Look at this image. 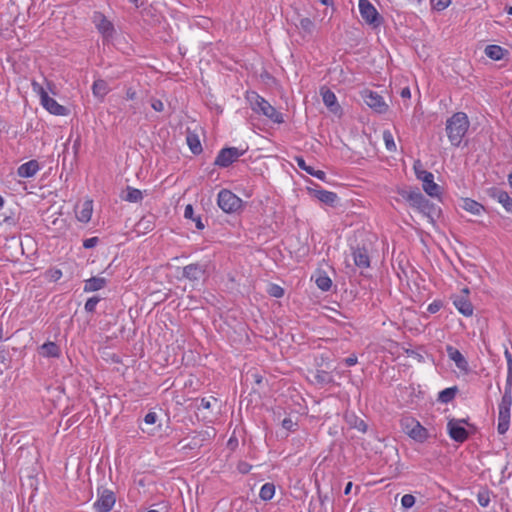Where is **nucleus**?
<instances>
[{
  "label": "nucleus",
  "mask_w": 512,
  "mask_h": 512,
  "mask_svg": "<svg viewBox=\"0 0 512 512\" xmlns=\"http://www.w3.org/2000/svg\"><path fill=\"white\" fill-rule=\"evenodd\" d=\"M470 127V121L465 112H456L446 120V134L452 146L459 147Z\"/></svg>",
  "instance_id": "nucleus-1"
},
{
  "label": "nucleus",
  "mask_w": 512,
  "mask_h": 512,
  "mask_svg": "<svg viewBox=\"0 0 512 512\" xmlns=\"http://www.w3.org/2000/svg\"><path fill=\"white\" fill-rule=\"evenodd\" d=\"M246 99L255 113L261 114L277 124L284 122L283 114L277 111L274 106L257 92L247 91Z\"/></svg>",
  "instance_id": "nucleus-2"
},
{
  "label": "nucleus",
  "mask_w": 512,
  "mask_h": 512,
  "mask_svg": "<svg viewBox=\"0 0 512 512\" xmlns=\"http://www.w3.org/2000/svg\"><path fill=\"white\" fill-rule=\"evenodd\" d=\"M409 204L426 216L431 223L440 213L439 207L426 199L419 191H410L406 197Z\"/></svg>",
  "instance_id": "nucleus-3"
},
{
  "label": "nucleus",
  "mask_w": 512,
  "mask_h": 512,
  "mask_svg": "<svg viewBox=\"0 0 512 512\" xmlns=\"http://www.w3.org/2000/svg\"><path fill=\"white\" fill-rule=\"evenodd\" d=\"M31 86L33 92L39 96L40 103L43 108L46 109L50 114L56 116L68 115V109L65 106L59 104L54 98L50 97L46 89L40 83L33 80Z\"/></svg>",
  "instance_id": "nucleus-4"
},
{
  "label": "nucleus",
  "mask_w": 512,
  "mask_h": 512,
  "mask_svg": "<svg viewBox=\"0 0 512 512\" xmlns=\"http://www.w3.org/2000/svg\"><path fill=\"white\" fill-rule=\"evenodd\" d=\"M512 406V391L506 387L498 405V425L497 431L500 435L505 434L510 427V415Z\"/></svg>",
  "instance_id": "nucleus-5"
},
{
  "label": "nucleus",
  "mask_w": 512,
  "mask_h": 512,
  "mask_svg": "<svg viewBox=\"0 0 512 512\" xmlns=\"http://www.w3.org/2000/svg\"><path fill=\"white\" fill-rule=\"evenodd\" d=\"M242 199L227 189L218 193L217 204L225 213H234L242 207Z\"/></svg>",
  "instance_id": "nucleus-6"
},
{
  "label": "nucleus",
  "mask_w": 512,
  "mask_h": 512,
  "mask_svg": "<svg viewBox=\"0 0 512 512\" xmlns=\"http://www.w3.org/2000/svg\"><path fill=\"white\" fill-rule=\"evenodd\" d=\"M359 12L362 19L373 27H379L382 23V17L377 9L369 0H359Z\"/></svg>",
  "instance_id": "nucleus-7"
},
{
  "label": "nucleus",
  "mask_w": 512,
  "mask_h": 512,
  "mask_svg": "<svg viewBox=\"0 0 512 512\" xmlns=\"http://www.w3.org/2000/svg\"><path fill=\"white\" fill-rule=\"evenodd\" d=\"M92 22L104 39L108 40L113 38L115 34L114 25L102 12H94Z\"/></svg>",
  "instance_id": "nucleus-8"
},
{
  "label": "nucleus",
  "mask_w": 512,
  "mask_h": 512,
  "mask_svg": "<svg viewBox=\"0 0 512 512\" xmlns=\"http://www.w3.org/2000/svg\"><path fill=\"white\" fill-rule=\"evenodd\" d=\"M361 97L365 104L377 113H385L389 108L384 98L377 92L365 89L361 92Z\"/></svg>",
  "instance_id": "nucleus-9"
},
{
  "label": "nucleus",
  "mask_w": 512,
  "mask_h": 512,
  "mask_svg": "<svg viewBox=\"0 0 512 512\" xmlns=\"http://www.w3.org/2000/svg\"><path fill=\"white\" fill-rule=\"evenodd\" d=\"M244 154V150L236 147L223 148L219 151L214 164L219 167H228Z\"/></svg>",
  "instance_id": "nucleus-10"
},
{
  "label": "nucleus",
  "mask_w": 512,
  "mask_h": 512,
  "mask_svg": "<svg viewBox=\"0 0 512 512\" xmlns=\"http://www.w3.org/2000/svg\"><path fill=\"white\" fill-rule=\"evenodd\" d=\"M116 501L114 492L108 489H98V499L93 504L95 512H109Z\"/></svg>",
  "instance_id": "nucleus-11"
},
{
  "label": "nucleus",
  "mask_w": 512,
  "mask_h": 512,
  "mask_svg": "<svg viewBox=\"0 0 512 512\" xmlns=\"http://www.w3.org/2000/svg\"><path fill=\"white\" fill-rule=\"evenodd\" d=\"M455 308L464 316L471 317L473 315V305L469 300V289L463 288L459 295L452 297Z\"/></svg>",
  "instance_id": "nucleus-12"
},
{
  "label": "nucleus",
  "mask_w": 512,
  "mask_h": 512,
  "mask_svg": "<svg viewBox=\"0 0 512 512\" xmlns=\"http://www.w3.org/2000/svg\"><path fill=\"white\" fill-rule=\"evenodd\" d=\"M93 214V200L86 198L84 201L77 203L75 206L76 219L86 224L91 220Z\"/></svg>",
  "instance_id": "nucleus-13"
},
{
  "label": "nucleus",
  "mask_w": 512,
  "mask_h": 512,
  "mask_svg": "<svg viewBox=\"0 0 512 512\" xmlns=\"http://www.w3.org/2000/svg\"><path fill=\"white\" fill-rule=\"evenodd\" d=\"M449 436L456 442L463 443L469 437L468 431L463 427L462 421L450 419L447 423Z\"/></svg>",
  "instance_id": "nucleus-14"
},
{
  "label": "nucleus",
  "mask_w": 512,
  "mask_h": 512,
  "mask_svg": "<svg viewBox=\"0 0 512 512\" xmlns=\"http://www.w3.org/2000/svg\"><path fill=\"white\" fill-rule=\"evenodd\" d=\"M320 94L322 96L323 103L329 109V111L335 115L340 116L342 114V108L338 104L335 93L330 89L323 87L320 90Z\"/></svg>",
  "instance_id": "nucleus-15"
},
{
  "label": "nucleus",
  "mask_w": 512,
  "mask_h": 512,
  "mask_svg": "<svg viewBox=\"0 0 512 512\" xmlns=\"http://www.w3.org/2000/svg\"><path fill=\"white\" fill-rule=\"evenodd\" d=\"M446 352L449 359L455 363L458 369L464 372H467L469 370L467 360L457 348L451 345H447Z\"/></svg>",
  "instance_id": "nucleus-16"
},
{
  "label": "nucleus",
  "mask_w": 512,
  "mask_h": 512,
  "mask_svg": "<svg viewBox=\"0 0 512 512\" xmlns=\"http://www.w3.org/2000/svg\"><path fill=\"white\" fill-rule=\"evenodd\" d=\"M354 264L360 269H366L370 266V256L366 248L357 247L352 251Z\"/></svg>",
  "instance_id": "nucleus-17"
},
{
  "label": "nucleus",
  "mask_w": 512,
  "mask_h": 512,
  "mask_svg": "<svg viewBox=\"0 0 512 512\" xmlns=\"http://www.w3.org/2000/svg\"><path fill=\"white\" fill-rule=\"evenodd\" d=\"M461 207L463 210L474 216H481L486 212L484 205L468 197L462 198Z\"/></svg>",
  "instance_id": "nucleus-18"
},
{
  "label": "nucleus",
  "mask_w": 512,
  "mask_h": 512,
  "mask_svg": "<svg viewBox=\"0 0 512 512\" xmlns=\"http://www.w3.org/2000/svg\"><path fill=\"white\" fill-rule=\"evenodd\" d=\"M40 170V165L37 160H30L21 164L17 169L18 176L22 178H30L37 174Z\"/></svg>",
  "instance_id": "nucleus-19"
},
{
  "label": "nucleus",
  "mask_w": 512,
  "mask_h": 512,
  "mask_svg": "<svg viewBox=\"0 0 512 512\" xmlns=\"http://www.w3.org/2000/svg\"><path fill=\"white\" fill-rule=\"evenodd\" d=\"M490 196L500 203L507 212L512 213V198L506 191L493 189Z\"/></svg>",
  "instance_id": "nucleus-20"
},
{
  "label": "nucleus",
  "mask_w": 512,
  "mask_h": 512,
  "mask_svg": "<svg viewBox=\"0 0 512 512\" xmlns=\"http://www.w3.org/2000/svg\"><path fill=\"white\" fill-rule=\"evenodd\" d=\"M484 52L488 58L494 61L502 60L509 53L507 49L495 44L487 45Z\"/></svg>",
  "instance_id": "nucleus-21"
},
{
  "label": "nucleus",
  "mask_w": 512,
  "mask_h": 512,
  "mask_svg": "<svg viewBox=\"0 0 512 512\" xmlns=\"http://www.w3.org/2000/svg\"><path fill=\"white\" fill-rule=\"evenodd\" d=\"M426 180L422 182L423 190L426 194H428L430 197H436L439 198L441 196V187L435 183L434 181V175L431 176H425Z\"/></svg>",
  "instance_id": "nucleus-22"
},
{
  "label": "nucleus",
  "mask_w": 512,
  "mask_h": 512,
  "mask_svg": "<svg viewBox=\"0 0 512 512\" xmlns=\"http://www.w3.org/2000/svg\"><path fill=\"white\" fill-rule=\"evenodd\" d=\"M313 195L322 203L327 205H334L338 200V196L335 192L327 191L324 189L314 190Z\"/></svg>",
  "instance_id": "nucleus-23"
},
{
  "label": "nucleus",
  "mask_w": 512,
  "mask_h": 512,
  "mask_svg": "<svg viewBox=\"0 0 512 512\" xmlns=\"http://www.w3.org/2000/svg\"><path fill=\"white\" fill-rule=\"evenodd\" d=\"M109 91L110 88L105 80L97 79L93 82L92 93L94 97L103 100L105 96L109 93Z\"/></svg>",
  "instance_id": "nucleus-24"
},
{
  "label": "nucleus",
  "mask_w": 512,
  "mask_h": 512,
  "mask_svg": "<svg viewBox=\"0 0 512 512\" xmlns=\"http://www.w3.org/2000/svg\"><path fill=\"white\" fill-rule=\"evenodd\" d=\"M408 436L417 442L423 443L428 439L429 433L428 430L418 422L414 425V428H411V432Z\"/></svg>",
  "instance_id": "nucleus-25"
},
{
  "label": "nucleus",
  "mask_w": 512,
  "mask_h": 512,
  "mask_svg": "<svg viewBox=\"0 0 512 512\" xmlns=\"http://www.w3.org/2000/svg\"><path fill=\"white\" fill-rule=\"evenodd\" d=\"M39 354L44 357L57 358L60 356V348L54 342H46L39 347Z\"/></svg>",
  "instance_id": "nucleus-26"
},
{
  "label": "nucleus",
  "mask_w": 512,
  "mask_h": 512,
  "mask_svg": "<svg viewBox=\"0 0 512 512\" xmlns=\"http://www.w3.org/2000/svg\"><path fill=\"white\" fill-rule=\"evenodd\" d=\"M106 279L103 277H91L85 281L84 291L94 292L98 291L106 286Z\"/></svg>",
  "instance_id": "nucleus-27"
},
{
  "label": "nucleus",
  "mask_w": 512,
  "mask_h": 512,
  "mask_svg": "<svg viewBox=\"0 0 512 512\" xmlns=\"http://www.w3.org/2000/svg\"><path fill=\"white\" fill-rule=\"evenodd\" d=\"M203 274V269L198 264H189L183 269V276L189 280H198Z\"/></svg>",
  "instance_id": "nucleus-28"
},
{
  "label": "nucleus",
  "mask_w": 512,
  "mask_h": 512,
  "mask_svg": "<svg viewBox=\"0 0 512 512\" xmlns=\"http://www.w3.org/2000/svg\"><path fill=\"white\" fill-rule=\"evenodd\" d=\"M130 203H138L143 200V192L137 188L127 187L126 195L123 198Z\"/></svg>",
  "instance_id": "nucleus-29"
},
{
  "label": "nucleus",
  "mask_w": 512,
  "mask_h": 512,
  "mask_svg": "<svg viewBox=\"0 0 512 512\" xmlns=\"http://www.w3.org/2000/svg\"><path fill=\"white\" fill-rule=\"evenodd\" d=\"M274 494L275 485L273 483H265L260 489L259 497L264 501H268L273 498Z\"/></svg>",
  "instance_id": "nucleus-30"
},
{
  "label": "nucleus",
  "mask_w": 512,
  "mask_h": 512,
  "mask_svg": "<svg viewBox=\"0 0 512 512\" xmlns=\"http://www.w3.org/2000/svg\"><path fill=\"white\" fill-rule=\"evenodd\" d=\"M456 393H457L456 387L446 388L439 393L438 400L442 403H449L450 401H452L454 399Z\"/></svg>",
  "instance_id": "nucleus-31"
},
{
  "label": "nucleus",
  "mask_w": 512,
  "mask_h": 512,
  "mask_svg": "<svg viewBox=\"0 0 512 512\" xmlns=\"http://www.w3.org/2000/svg\"><path fill=\"white\" fill-rule=\"evenodd\" d=\"M316 285L322 291H328L332 286V281L328 275L322 273L317 276Z\"/></svg>",
  "instance_id": "nucleus-32"
},
{
  "label": "nucleus",
  "mask_w": 512,
  "mask_h": 512,
  "mask_svg": "<svg viewBox=\"0 0 512 512\" xmlns=\"http://www.w3.org/2000/svg\"><path fill=\"white\" fill-rule=\"evenodd\" d=\"M187 144L194 154H199L202 152L201 143L196 135L190 134L187 136Z\"/></svg>",
  "instance_id": "nucleus-33"
},
{
  "label": "nucleus",
  "mask_w": 512,
  "mask_h": 512,
  "mask_svg": "<svg viewBox=\"0 0 512 512\" xmlns=\"http://www.w3.org/2000/svg\"><path fill=\"white\" fill-rule=\"evenodd\" d=\"M383 140L385 143V147L388 151L394 152L396 151V144L394 141L393 134L390 130H384L383 131Z\"/></svg>",
  "instance_id": "nucleus-34"
},
{
  "label": "nucleus",
  "mask_w": 512,
  "mask_h": 512,
  "mask_svg": "<svg viewBox=\"0 0 512 512\" xmlns=\"http://www.w3.org/2000/svg\"><path fill=\"white\" fill-rule=\"evenodd\" d=\"M267 293L274 298H282L284 296V289L275 283H270L267 286Z\"/></svg>",
  "instance_id": "nucleus-35"
},
{
  "label": "nucleus",
  "mask_w": 512,
  "mask_h": 512,
  "mask_svg": "<svg viewBox=\"0 0 512 512\" xmlns=\"http://www.w3.org/2000/svg\"><path fill=\"white\" fill-rule=\"evenodd\" d=\"M299 27L307 34H311L314 29V22L307 17L301 18L299 21Z\"/></svg>",
  "instance_id": "nucleus-36"
},
{
  "label": "nucleus",
  "mask_w": 512,
  "mask_h": 512,
  "mask_svg": "<svg viewBox=\"0 0 512 512\" xmlns=\"http://www.w3.org/2000/svg\"><path fill=\"white\" fill-rule=\"evenodd\" d=\"M418 422L419 421L415 420L414 418L406 417L401 420V427L403 431L409 435L411 428H414V425H416Z\"/></svg>",
  "instance_id": "nucleus-37"
},
{
  "label": "nucleus",
  "mask_w": 512,
  "mask_h": 512,
  "mask_svg": "<svg viewBox=\"0 0 512 512\" xmlns=\"http://www.w3.org/2000/svg\"><path fill=\"white\" fill-rule=\"evenodd\" d=\"M432 9L443 11L450 6L452 0H430Z\"/></svg>",
  "instance_id": "nucleus-38"
},
{
  "label": "nucleus",
  "mask_w": 512,
  "mask_h": 512,
  "mask_svg": "<svg viewBox=\"0 0 512 512\" xmlns=\"http://www.w3.org/2000/svg\"><path fill=\"white\" fill-rule=\"evenodd\" d=\"M478 503L482 507H487L490 503V494L488 490H482L477 495Z\"/></svg>",
  "instance_id": "nucleus-39"
},
{
  "label": "nucleus",
  "mask_w": 512,
  "mask_h": 512,
  "mask_svg": "<svg viewBox=\"0 0 512 512\" xmlns=\"http://www.w3.org/2000/svg\"><path fill=\"white\" fill-rule=\"evenodd\" d=\"M62 275V271L58 268H52L46 272L47 279L52 282L60 280Z\"/></svg>",
  "instance_id": "nucleus-40"
},
{
  "label": "nucleus",
  "mask_w": 512,
  "mask_h": 512,
  "mask_svg": "<svg viewBox=\"0 0 512 512\" xmlns=\"http://www.w3.org/2000/svg\"><path fill=\"white\" fill-rule=\"evenodd\" d=\"M217 402H218V399L213 396H210L209 398H202L200 406L198 408L210 410L212 408L213 404H216Z\"/></svg>",
  "instance_id": "nucleus-41"
},
{
  "label": "nucleus",
  "mask_w": 512,
  "mask_h": 512,
  "mask_svg": "<svg viewBox=\"0 0 512 512\" xmlns=\"http://www.w3.org/2000/svg\"><path fill=\"white\" fill-rule=\"evenodd\" d=\"M401 504L404 508H411L415 504V497L412 494H405L401 499Z\"/></svg>",
  "instance_id": "nucleus-42"
},
{
  "label": "nucleus",
  "mask_w": 512,
  "mask_h": 512,
  "mask_svg": "<svg viewBox=\"0 0 512 512\" xmlns=\"http://www.w3.org/2000/svg\"><path fill=\"white\" fill-rule=\"evenodd\" d=\"M443 306V303L442 301L440 300H435L433 301L432 303H430L427 307V311L431 314H434L436 312H438Z\"/></svg>",
  "instance_id": "nucleus-43"
},
{
  "label": "nucleus",
  "mask_w": 512,
  "mask_h": 512,
  "mask_svg": "<svg viewBox=\"0 0 512 512\" xmlns=\"http://www.w3.org/2000/svg\"><path fill=\"white\" fill-rule=\"evenodd\" d=\"M315 379L317 380L318 383H327L330 381V376L325 371H317Z\"/></svg>",
  "instance_id": "nucleus-44"
},
{
  "label": "nucleus",
  "mask_w": 512,
  "mask_h": 512,
  "mask_svg": "<svg viewBox=\"0 0 512 512\" xmlns=\"http://www.w3.org/2000/svg\"><path fill=\"white\" fill-rule=\"evenodd\" d=\"M404 351L408 357H412L420 363L424 362V357L417 351L412 350V349H404Z\"/></svg>",
  "instance_id": "nucleus-45"
},
{
  "label": "nucleus",
  "mask_w": 512,
  "mask_h": 512,
  "mask_svg": "<svg viewBox=\"0 0 512 512\" xmlns=\"http://www.w3.org/2000/svg\"><path fill=\"white\" fill-rule=\"evenodd\" d=\"M151 107L156 112H162L164 110V103L160 99H153L151 102Z\"/></svg>",
  "instance_id": "nucleus-46"
},
{
  "label": "nucleus",
  "mask_w": 512,
  "mask_h": 512,
  "mask_svg": "<svg viewBox=\"0 0 512 512\" xmlns=\"http://www.w3.org/2000/svg\"><path fill=\"white\" fill-rule=\"evenodd\" d=\"M98 243L97 237H91L83 241V247L86 249L93 248Z\"/></svg>",
  "instance_id": "nucleus-47"
},
{
  "label": "nucleus",
  "mask_w": 512,
  "mask_h": 512,
  "mask_svg": "<svg viewBox=\"0 0 512 512\" xmlns=\"http://www.w3.org/2000/svg\"><path fill=\"white\" fill-rule=\"evenodd\" d=\"M156 420H157V414L155 412H149L144 417V422L149 425L154 424L156 422Z\"/></svg>",
  "instance_id": "nucleus-48"
},
{
  "label": "nucleus",
  "mask_w": 512,
  "mask_h": 512,
  "mask_svg": "<svg viewBox=\"0 0 512 512\" xmlns=\"http://www.w3.org/2000/svg\"><path fill=\"white\" fill-rule=\"evenodd\" d=\"M99 299L98 298H90L87 300V302L85 303V309L87 311H93L98 303Z\"/></svg>",
  "instance_id": "nucleus-49"
},
{
  "label": "nucleus",
  "mask_w": 512,
  "mask_h": 512,
  "mask_svg": "<svg viewBox=\"0 0 512 512\" xmlns=\"http://www.w3.org/2000/svg\"><path fill=\"white\" fill-rule=\"evenodd\" d=\"M184 217L186 219H191V220L194 219V208H193V206L191 204H188V205L185 206Z\"/></svg>",
  "instance_id": "nucleus-50"
},
{
  "label": "nucleus",
  "mask_w": 512,
  "mask_h": 512,
  "mask_svg": "<svg viewBox=\"0 0 512 512\" xmlns=\"http://www.w3.org/2000/svg\"><path fill=\"white\" fill-rule=\"evenodd\" d=\"M415 173H416V176L417 178L421 181V182H424L426 180V175L427 176H431L432 173L429 172V171H426V170H418L415 168Z\"/></svg>",
  "instance_id": "nucleus-51"
},
{
  "label": "nucleus",
  "mask_w": 512,
  "mask_h": 512,
  "mask_svg": "<svg viewBox=\"0 0 512 512\" xmlns=\"http://www.w3.org/2000/svg\"><path fill=\"white\" fill-rule=\"evenodd\" d=\"M295 161H296V163H297L298 167H299L301 170H303V171H305V170H306V168H307V166H308V165L306 164V162H305V160H304V158H303V157L297 156V157H295Z\"/></svg>",
  "instance_id": "nucleus-52"
},
{
  "label": "nucleus",
  "mask_w": 512,
  "mask_h": 512,
  "mask_svg": "<svg viewBox=\"0 0 512 512\" xmlns=\"http://www.w3.org/2000/svg\"><path fill=\"white\" fill-rule=\"evenodd\" d=\"M295 425V423L290 419V418H285L283 421H282V426L283 428L287 429V430H292L293 426Z\"/></svg>",
  "instance_id": "nucleus-53"
},
{
  "label": "nucleus",
  "mask_w": 512,
  "mask_h": 512,
  "mask_svg": "<svg viewBox=\"0 0 512 512\" xmlns=\"http://www.w3.org/2000/svg\"><path fill=\"white\" fill-rule=\"evenodd\" d=\"M347 366H353L357 363V356L352 354L344 360Z\"/></svg>",
  "instance_id": "nucleus-54"
},
{
  "label": "nucleus",
  "mask_w": 512,
  "mask_h": 512,
  "mask_svg": "<svg viewBox=\"0 0 512 512\" xmlns=\"http://www.w3.org/2000/svg\"><path fill=\"white\" fill-rule=\"evenodd\" d=\"M505 356H506V359H507V365H508L509 374L512 375V355L510 354V352L508 350H506L505 351Z\"/></svg>",
  "instance_id": "nucleus-55"
},
{
  "label": "nucleus",
  "mask_w": 512,
  "mask_h": 512,
  "mask_svg": "<svg viewBox=\"0 0 512 512\" xmlns=\"http://www.w3.org/2000/svg\"><path fill=\"white\" fill-rule=\"evenodd\" d=\"M136 91L133 88H128L126 90V99L128 100H134L136 98Z\"/></svg>",
  "instance_id": "nucleus-56"
},
{
  "label": "nucleus",
  "mask_w": 512,
  "mask_h": 512,
  "mask_svg": "<svg viewBox=\"0 0 512 512\" xmlns=\"http://www.w3.org/2000/svg\"><path fill=\"white\" fill-rule=\"evenodd\" d=\"M11 335L12 333H10L9 331H4L2 323H0V340L8 339L11 337Z\"/></svg>",
  "instance_id": "nucleus-57"
},
{
  "label": "nucleus",
  "mask_w": 512,
  "mask_h": 512,
  "mask_svg": "<svg viewBox=\"0 0 512 512\" xmlns=\"http://www.w3.org/2000/svg\"><path fill=\"white\" fill-rule=\"evenodd\" d=\"M8 361L7 352L4 348H0V363L6 364Z\"/></svg>",
  "instance_id": "nucleus-58"
},
{
  "label": "nucleus",
  "mask_w": 512,
  "mask_h": 512,
  "mask_svg": "<svg viewBox=\"0 0 512 512\" xmlns=\"http://www.w3.org/2000/svg\"><path fill=\"white\" fill-rule=\"evenodd\" d=\"M400 95L402 98L409 99L411 97V91L409 87H405L401 90Z\"/></svg>",
  "instance_id": "nucleus-59"
},
{
  "label": "nucleus",
  "mask_w": 512,
  "mask_h": 512,
  "mask_svg": "<svg viewBox=\"0 0 512 512\" xmlns=\"http://www.w3.org/2000/svg\"><path fill=\"white\" fill-rule=\"evenodd\" d=\"M313 176L322 181L326 179V173L322 170H316Z\"/></svg>",
  "instance_id": "nucleus-60"
},
{
  "label": "nucleus",
  "mask_w": 512,
  "mask_h": 512,
  "mask_svg": "<svg viewBox=\"0 0 512 512\" xmlns=\"http://www.w3.org/2000/svg\"><path fill=\"white\" fill-rule=\"evenodd\" d=\"M355 427L361 431V432H366L367 430V425L366 423L363 421V420H360L356 425Z\"/></svg>",
  "instance_id": "nucleus-61"
},
{
  "label": "nucleus",
  "mask_w": 512,
  "mask_h": 512,
  "mask_svg": "<svg viewBox=\"0 0 512 512\" xmlns=\"http://www.w3.org/2000/svg\"><path fill=\"white\" fill-rule=\"evenodd\" d=\"M193 221L195 222L196 227L198 229H200V230L204 229V224L201 221V217L198 216V217L194 218Z\"/></svg>",
  "instance_id": "nucleus-62"
},
{
  "label": "nucleus",
  "mask_w": 512,
  "mask_h": 512,
  "mask_svg": "<svg viewBox=\"0 0 512 512\" xmlns=\"http://www.w3.org/2000/svg\"><path fill=\"white\" fill-rule=\"evenodd\" d=\"M351 489H352V482H348L346 484V487L344 489V494L345 495H348L350 492H351Z\"/></svg>",
  "instance_id": "nucleus-63"
},
{
  "label": "nucleus",
  "mask_w": 512,
  "mask_h": 512,
  "mask_svg": "<svg viewBox=\"0 0 512 512\" xmlns=\"http://www.w3.org/2000/svg\"><path fill=\"white\" fill-rule=\"evenodd\" d=\"M315 171H316V170H315L312 166H309V165L307 166V168H306V170H305V172H306V173H308V174H309V175H311V176H313V175H314Z\"/></svg>",
  "instance_id": "nucleus-64"
}]
</instances>
